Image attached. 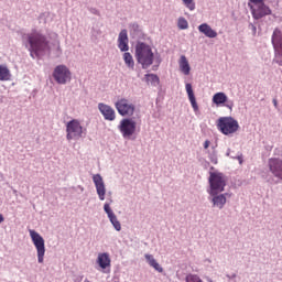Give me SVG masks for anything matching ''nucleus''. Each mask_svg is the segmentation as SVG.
Masks as SVG:
<instances>
[{
	"instance_id": "1",
	"label": "nucleus",
	"mask_w": 282,
	"mask_h": 282,
	"mask_svg": "<svg viewBox=\"0 0 282 282\" xmlns=\"http://www.w3.org/2000/svg\"><path fill=\"white\" fill-rule=\"evenodd\" d=\"M26 39L30 44L29 52L32 58H36V56H40V54L50 50V41L47 40V36L36 29H33L31 33L26 35Z\"/></svg>"
},
{
	"instance_id": "2",
	"label": "nucleus",
	"mask_w": 282,
	"mask_h": 282,
	"mask_svg": "<svg viewBox=\"0 0 282 282\" xmlns=\"http://www.w3.org/2000/svg\"><path fill=\"white\" fill-rule=\"evenodd\" d=\"M135 58L141 65L142 69H149V66L153 65L155 54H153L151 46L140 42L135 46Z\"/></svg>"
},
{
	"instance_id": "3",
	"label": "nucleus",
	"mask_w": 282,
	"mask_h": 282,
	"mask_svg": "<svg viewBox=\"0 0 282 282\" xmlns=\"http://www.w3.org/2000/svg\"><path fill=\"white\" fill-rule=\"evenodd\" d=\"M217 128L224 135H232L239 131V121L232 117H220L217 121Z\"/></svg>"
},
{
	"instance_id": "4",
	"label": "nucleus",
	"mask_w": 282,
	"mask_h": 282,
	"mask_svg": "<svg viewBox=\"0 0 282 282\" xmlns=\"http://www.w3.org/2000/svg\"><path fill=\"white\" fill-rule=\"evenodd\" d=\"M208 182L210 186L209 195H219V193H224V188H226V177H224L223 173L210 172Z\"/></svg>"
},
{
	"instance_id": "5",
	"label": "nucleus",
	"mask_w": 282,
	"mask_h": 282,
	"mask_svg": "<svg viewBox=\"0 0 282 282\" xmlns=\"http://www.w3.org/2000/svg\"><path fill=\"white\" fill-rule=\"evenodd\" d=\"M85 133V129L80 124V121L73 119L66 124V140H80Z\"/></svg>"
},
{
	"instance_id": "6",
	"label": "nucleus",
	"mask_w": 282,
	"mask_h": 282,
	"mask_svg": "<svg viewBox=\"0 0 282 282\" xmlns=\"http://www.w3.org/2000/svg\"><path fill=\"white\" fill-rule=\"evenodd\" d=\"M29 234L37 252V261L39 263H43L45 258V239L34 229H30Z\"/></svg>"
},
{
	"instance_id": "7",
	"label": "nucleus",
	"mask_w": 282,
	"mask_h": 282,
	"mask_svg": "<svg viewBox=\"0 0 282 282\" xmlns=\"http://www.w3.org/2000/svg\"><path fill=\"white\" fill-rule=\"evenodd\" d=\"M53 78L58 85H67L72 80V72L65 65H58L53 72Z\"/></svg>"
},
{
	"instance_id": "8",
	"label": "nucleus",
	"mask_w": 282,
	"mask_h": 282,
	"mask_svg": "<svg viewBox=\"0 0 282 282\" xmlns=\"http://www.w3.org/2000/svg\"><path fill=\"white\" fill-rule=\"evenodd\" d=\"M115 107L119 113V116H133L135 113V105L131 102L127 98H121L118 99L117 102L115 104Z\"/></svg>"
},
{
	"instance_id": "9",
	"label": "nucleus",
	"mask_w": 282,
	"mask_h": 282,
	"mask_svg": "<svg viewBox=\"0 0 282 282\" xmlns=\"http://www.w3.org/2000/svg\"><path fill=\"white\" fill-rule=\"evenodd\" d=\"M138 123L131 118H126L120 121L119 131L124 138H131L135 133Z\"/></svg>"
},
{
	"instance_id": "10",
	"label": "nucleus",
	"mask_w": 282,
	"mask_h": 282,
	"mask_svg": "<svg viewBox=\"0 0 282 282\" xmlns=\"http://www.w3.org/2000/svg\"><path fill=\"white\" fill-rule=\"evenodd\" d=\"M251 14L253 19L259 20L263 19V17H269V14H272V10L270 7L265 6L264 2L260 4L250 6Z\"/></svg>"
},
{
	"instance_id": "11",
	"label": "nucleus",
	"mask_w": 282,
	"mask_h": 282,
	"mask_svg": "<svg viewBox=\"0 0 282 282\" xmlns=\"http://www.w3.org/2000/svg\"><path fill=\"white\" fill-rule=\"evenodd\" d=\"M93 182L96 186L97 195L100 202H105V195H107V188L105 187V181L100 174H95L93 176Z\"/></svg>"
},
{
	"instance_id": "12",
	"label": "nucleus",
	"mask_w": 282,
	"mask_h": 282,
	"mask_svg": "<svg viewBox=\"0 0 282 282\" xmlns=\"http://www.w3.org/2000/svg\"><path fill=\"white\" fill-rule=\"evenodd\" d=\"M104 210L107 214V216H108L110 223L112 224L115 230L120 232V230H122V225L120 224V220H118V216H116V214L111 209V206H109V203H106L104 205Z\"/></svg>"
},
{
	"instance_id": "13",
	"label": "nucleus",
	"mask_w": 282,
	"mask_h": 282,
	"mask_svg": "<svg viewBox=\"0 0 282 282\" xmlns=\"http://www.w3.org/2000/svg\"><path fill=\"white\" fill-rule=\"evenodd\" d=\"M98 109L105 120H109V122H113V120H116V110L111 108V106L100 102L98 104Z\"/></svg>"
},
{
	"instance_id": "14",
	"label": "nucleus",
	"mask_w": 282,
	"mask_h": 282,
	"mask_svg": "<svg viewBox=\"0 0 282 282\" xmlns=\"http://www.w3.org/2000/svg\"><path fill=\"white\" fill-rule=\"evenodd\" d=\"M118 47L120 52H129V35L126 29L121 30L119 33Z\"/></svg>"
},
{
	"instance_id": "15",
	"label": "nucleus",
	"mask_w": 282,
	"mask_h": 282,
	"mask_svg": "<svg viewBox=\"0 0 282 282\" xmlns=\"http://www.w3.org/2000/svg\"><path fill=\"white\" fill-rule=\"evenodd\" d=\"M97 263L99 268H101V270H107V268H111V258L109 257V253H99L97 257Z\"/></svg>"
},
{
	"instance_id": "16",
	"label": "nucleus",
	"mask_w": 282,
	"mask_h": 282,
	"mask_svg": "<svg viewBox=\"0 0 282 282\" xmlns=\"http://www.w3.org/2000/svg\"><path fill=\"white\" fill-rule=\"evenodd\" d=\"M198 32L207 36V39H217V31L213 30L208 23L200 24L198 26Z\"/></svg>"
},
{
	"instance_id": "17",
	"label": "nucleus",
	"mask_w": 282,
	"mask_h": 282,
	"mask_svg": "<svg viewBox=\"0 0 282 282\" xmlns=\"http://www.w3.org/2000/svg\"><path fill=\"white\" fill-rule=\"evenodd\" d=\"M180 72L184 74V76H188L191 74V64L188 63V58L186 55H182L178 59Z\"/></svg>"
},
{
	"instance_id": "18",
	"label": "nucleus",
	"mask_w": 282,
	"mask_h": 282,
	"mask_svg": "<svg viewBox=\"0 0 282 282\" xmlns=\"http://www.w3.org/2000/svg\"><path fill=\"white\" fill-rule=\"evenodd\" d=\"M185 89L187 91L188 100L192 105V108L194 109V111H199V106L197 105V99L195 98L193 86L191 84H186Z\"/></svg>"
},
{
	"instance_id": "19",
	"label": "nucleus",
	"mask_w": 282,
	"mask_h": 282,
	"mask_svg": "<svg viewBox=\"0 0 282 282\" xmlns=\"http://www.w3.org/2000/svg\"><path fill=\"white\" fill-rule=\"evenodd\" d=\"M212 100L214 105H216L217 107H221V105H224L225 102H228V96L226 95V93H216L213 96Z\"/></svg>"
},
{
	"instance_id": "20",
	"label": "nucleus",
	"mask_w": 282,
	"mask_h": 282,
	"mask_svg": "<svg viewBox=\"0 0 282 282\" xmlns=\"http://www.w3.org/2000/svg\"><path fill=\"white\" fill-rule=\"evenodd\" d=\"M226 195L228 194L213 195L214 206H217V208H224V206H226Z\"/></svg>"
},
{
	"instance_id": "21",
	"label": "nucleus",
	"mask_w": 282,
	"mask_h": 282,
	"mask_svg": "<svg viewBox=\"0 0 282 282\" xmlns=\"http://www.w3.org/2000/svg\"><path fill=\"white\" fill-rule=\"evenodd\" d=\"M145 259H147L149 265H151V268H154V270H156V272H164V269L162 267H160V263H158V261L153 258V256L145 254Z\"/></svg>"
},
{
	"instance_id": "22",
	"label": "nucleus",
	"mask_w": 282,
	"mask_h": 282,
	"mask_svg": "<svg viewBox=\"0 0 282 282\" xmlns=\"http://www.w3.org/2000/svg\"><path fill=\"white\" fill-rule=\"evenodd\" d=\"M11 77L10 68L6 65H0V80H10Z\"/></svg>"
},
{
	"instance_id": "23",
	"label": "nucleus",
	"mask_w": 282,
	"mask_h": 282,
	"mask_svg": "<svg viewBox=\"0 0 282 282\" xmlns=\"http://www.w3.org/2000/svg\"><path fill=\"white\" fill-rule=\"evenodd\" d=\"M123 61L127 67H129L130 69H133V67H135V62L133 61V56L131 55V53L126 52L123 54Z\"/></svg>"
},
{
	"instance_id": "24",
	"label": "nucleus",
	"mask_w": 282,
	"mask_h": 282,
	"mask_svg": "<svg viewBox=\"0 0 282 282\" xmlns=\"http://www.w3.org/2000/svg\"><path fill=\"white\" fill-rule=\"evenodd\" d=\"M147 83H151V85H159L160 84V77L155 74H148L145 75Z\"/></svg>"
},
{
	"instance_id": "25",
	"label": "nucleus",
	"mask_w": 282,
	"mask_h": 282,
	"mask_svg": "<svg viewBox=\"0 0 282 282\" xmlns=\"http://www.w3.org/2000/svg\"><path fill=\"white\" fill-rule=\"evenodd\" d=\"M186 282H204L197 274H188L185 279Z\"/></svg>"
},
{
	"instance_id": "26",
	"label": "nucleus",
	"mask_w": 282,
	"mask_h": 282,
	"mask_svg": "<svg viewBox=\"0 0 282 282\" xmlns=\"http://www.w3.org/2000/svg\"><path fill=\"white\" fill-rule=\"evenodd\" d=\"M177 25H178L180 30H188V21H186V19H184V18L178 19Z\"/></svg>"
},
{
	"instance_id": "27",
	"label": "nucleus",
	"mask_w": 282,
	"mask_h": 282,
	"mask_svg": "<svg viewBox=\"0 0 282 282\" xmlns=\"http://www.w3.org/2000/svg\"><path fill=\"white\" fill-rule=\"evenodd\" d=\"M184 6L187 7L191 11L195 10V0H182Z\"/></svg>"
},
{
	"instance_id": "28",
	"label": "nucleus",
	"mask_w": 282,
	"mask_h": 282,
	"mask_svg": "<svg viewBox=\"0 0 282 282\" xmlns=\"http://www.w3.org/2000/svg\"><path fill=\"white\" fill-rule=\"evenodd\" d=\"M250 3H253L254 6H259L261 3H264L265 0H249Z\"/></svg>"
},
{
	"instance_id": "29",
	"label": "nucleus",
	"mask_w": 282,
	"mask_h": 282,
	"mask_svg": "<svg viewBox=\"0 0 282 282\" xmlns=\"http://www.w3.org/2000/svg\"><path fill=\"white\" fill-rule=\"evenodd\" d=\"M225 107H227V109H232V107H235V104L232 101H229L225 105Z\"/></svg>"
},
{
	"instance_id": "30",
	"label": "nucleus",
	"mask_w": 282,
	"mask_h": 282,
	"mask_svg": "<svg viewBox=\"0 0 282 282\" xmlns=\"http://www.w3.org/2000/svg\"><path fill=\"white\" fill-rule=\"evenodd\" d=\"M236 159L238 160L239 164H243V155L242 154L238 155Z\"/></svg>"
},
{
	"instance_id": "31",
	"label": "nucleus",
	"mask_w": 282,
	"mask_h": 282,
	"mask_svg": "<svg viewBox=\"0 0 282 282\" xmlns=\"http://www.w3.org/2000/svg\"><path fill=\"white\" fill-rule=\"evenodd\" d=\"M208 147H210V141L206 140L204 142V149H208Z\"/></svg>"
},
{
	"instance_id": "32",
	"label": "nucleus",
	"mask_w": 282,
	"mask_h": 282,
	"mask_svg": "<svg viewBox=\"0 0 282 282\" xmlns=\"http://www.w3.org/2000/svg\"><path fill=\"white\" fill-rule=\"evenodd\" d=\"M4 220H6V218H3V215L0 214V224H3Z\"/></svg>"
},
{
	"instance_id": "33",
	"label": "nucleus",
	"mask_w": 282,
	"mask_h": 282,
	"mask_svg": "<svg viewBox=\"0 0 282 282\" xmlns=\"http://www.w3.org/2000/svg\"><path fill=\"white\" fill-rule=\"evenodd\" d=\"M273 105H274V107H279L276 99H273Z\"/></svg>"
},
{
	"instance_id": "34",
	"label": "nucleus",
	"mask_w": 282,
	"mask_h": 282,
	"mask_svg": "<svg viewBox=\"0 0 282 282\" xmlns=\"http://www.w3.org/2000/svg\"><path fill=\"white\" fill-rule=\"evenodd\" d=\"M276 63H278L280 66H282V61H280V62H279V61H276Z\"/></svg>"
}]
</instances>
